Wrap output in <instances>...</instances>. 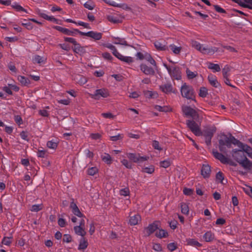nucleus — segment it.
<instances>
[{
  "instance_id": "nucleus-9",
  "label": "nucleus",
  "mask_w": 252,
  "mask_h": 252,
  "mask_svg": "<svg viewBox=\"0 0 252 252\" xmlns=\"http://www.w3.org/2000/svg\"><path fill=\"white\" fill-rule=\"evenodd\" d=\"M213 154L216 159L219 160L223 164H229L233 166L237 165V164L234 161H230L227 158L217 151H213Z\"/></svg>"
},
{
  "instance_id": "nucleus-21",
  "label": "nucleus",
  "mask_w": 252,
  "mask_h": 252,
  "mask_svg": "<svg viewBox=\"0 0 252 252\" xmlns=\"http://www.w3.org/2000/svg\"><path fill=\"white\" fill-rule=\"evenodd\" d=\"M88 246L87 240L85 237H81L79 241L78 249L80 251L85 250Z\"/></svg>"
},
{
  "instance_id": "nucleus-17",
  "label": "nucleus",
  "mask_w": 252,
  "mask_h": 252,
  "mask_svg": "<svg viewBox=\"0 0 252 252\" xmlns=\"http://www.w3.org/2000/svg\"><path fill=\"white\" fill-rule=\"evenodd\" d=\"M211 166L208 164H203L201 170V175L204 178H208L210 176Z\"/></svg>"
},
{
  "instance_id": "nucleus-18",
  "label": "nucleus",
  "mask_w": 252,
  "mask_h": 252,
  "mask_svg": "<svg viewBox=\"0 0 252 252\" xmlns=\"http://www.w3.org/2000/svg\"><path fill=\"white\" fill-rule=\"evenodd\" d=\"M218 51V48L216 47L203 46L202 50V53L207 54H214Z\"/></svg>"
},
{
  "instance_id": "nucleus-27",
  "label": "nucleus",
  "mask_w": 252,
  "mask_h": 252,
  "mask_svg": "<svg viewBox=\"0 0 252 252\" xmlns=\"http://www.w3.org/2000/svg\"><path fill=\"white\" fill-rule=\"evenodd\" d=\"M233 144L235 145L238 146L240 149L242 147L244 144L241 142L236 139L233 136H232L231 134H230V147H231V144Z\"/></svg>"
},
{
  "instance_id": "nucleus-44",
  "label": "nucleus",
  "mask_w": 252,
  "mask_h": 252,
  "mask_svg": "<svg viewBox=\"0 0 252 252\" xmlns=\"http://www.w3.org/2000/svg\"><path fill=\"white\" fill-rule=\"evenodd\" d=\"M107 19L109 22L114 24L121 23V21L119 18L112 15L107 16Z\"/></svg>"
},
{
  "instance_id": "nucleus-64",
  "label": "nucleus",
  "mask_w": 252,
  "mask_h": 252,
  "mask_svg": "<svg viewBox=\"0 0 252 252\" xmlns=\"http://www.w3.org/2000/svg\"><path fill=\"white\" fill-rule=\"evenodd\" d=\"M183 193L186 195H191L193 193V190L191 189L185 188L183 189Z\"/></svg>"
},
{
  "instance_id": "nucleus-24",
  "label": "nucleus",
  "mask_w": 252,
  "mask_h": 252,
  "mask_svg": "<svg viewBox=\"0 0 252 252\" xmlns=\"http://www.w3.org/2000/svg\"><path fill=\"white\" fill-rule=\"evenodd\" d=\"M74 230L77 235L81 236L82 237H84V236L86 234L85 228L80 226L77 225L74 226Z\"/></svg>"
},
{
  "instance_id": "nucleus-38",
  "label": "nucleus",
  "mask_w": 252,
  "mask_h": 252,
  "mask_svg": "<svg viewBox=\"0 0 252 252\" xmlns=\"http://www.w3.org/2000/svg\"><path fill=\"white\" fill-rule=\"evenodd\" d=\"M19 81L24 86H27L30 83L29 79L24 76H19L18 77Z\"/></svg>"
},
{
  "instance_id": "nucleus-25",
  "label": "nucleus",
  "mask_w": 252,
  "mask_h": 252,
  "mask_svg": "<svg viewBox=\"0 0 252 252\" xmlns=\"http://www.w3.org/2000/svg\"><path fill=\"white\" fill-rule=\"evenodd\" d=\"M141 220V217L139 215L136 214L133 216L130 217L129 220V223L131 225H136L138 221Z\"/></svg>"
},
{
  "instance_id": "nucleus-46",
  "label": "nucleus",
  "mask_w": 252,
  "mask_h": 252,
  "mask_svg": "<svg viewBox=\"0 0 252 252\" xmlns=\"http://www.w3.org/2000/svg\"><path fill=\"white\" fill-rule=\"evenodd\" d=\"M233 2L237 3L239 5L248 8L249 9H252V6L249 5V4H245L244 2L242 1V0H232Z\"/></svg>"
},
{
  "instance_id": "nucleus-12",
  "label": "nucleus",
  "mask_w": 252,
  "mask_h": 252,
  "mask_svg": "<svg viewBox=\"0 0 252 252\" xmlns=\"http://www.w3.org/2000/svg\"><path fill=\"white\" fill-rule=\"evenodd\" d=\"M149 66L145 63H142L140 65V68L141 71L145 75L153 76L155 74V69L157 67L155 68L154 66Z\"/></svg>"
},
{
  "instance_id": "nucleus-23",
  "label": "nucleus",
  "mask_w": 252,
  "mask_h": 252,
  "mask_svg": "<svg viewBox=\"0 0 252 252\" xmlns=\"http://www.w3.org/2000/svg\"><path fill=\"white\" fill-rule=\"evenodd\" d=\"M203 238L207 242H212L215 239V235L210 231H207L203 235Z\"/></svg>"
},
{
  "instance_id": "nucleus-41",
  "label": "nucleus",
  "mask_w": 252,
  "mask_h": 252,
  "mask_svg": "<svg viewBox=\"0 0 252 252\" xmlns=\"http://www.w3.org/2000/svg\"><path fill=\"white\" fill-rule=\"evenodd\" d=\"M105 46L108 49H110L112 51L113 54L116 57L118 56V55L120 53L116 48V47L111 44H107L105 45Z\"/></svg>"
},
{
  "instance_id": "nucleus-55",
  "label": "nucleus",
  "mask_w": 252,
  "mask_h": 252,
  "mask_svg": "<svg viewBox=\"0 0 252 252\" xmlns=\"http://www.w3.org/2000/svg\"><path fill=\"white\" fill-rule=\"evenodd\" d=\"M192 46L194 47L196 49L202 52V48L203 45L201 44L200 43L197 41H194L192 42Z\"/></svg>"
},
{
  "instance_id": "nucleus-50",
  "label": "nucleus",
  "mask_w": 252,
  "mask_h": 252,
  "mask_svg": "<svg viewBox=\"0 0 252 252\" xmlns=\"http://www.w3.org/2000/svg\"><path fill=\"white\" fill-rule=\"evenodd\" d=\"M230 71V68L228 65L224 66V68L222 70V73L223 78L229 77V72Z\"/></svg>"
},
{
  "instance_id": "nucleus-43",
  "label": "nucleus",
  "mask_w": 252,
  "mask_h": 252,
  "mask_svg": "<svg viewBox=\"0 0 252 252\" xmlns=\"http://www.w3.org/2000/svg\"><path fill=\"white\" fill-rule=\"evenodd\" d=\"M186 73L187 77L189 79H192L195 78L197 75V72L196 71H191L189 68L186 69Z\"/></svg>"
},
{
  "instance_id": "nucleus-7",
  "label": "nucleus",
  "mask_w": 252,
  "mask_h": 252,
  "mask_svg": "<svg viewBox=\"0 0 252 252\" xmlns=\"http://www.w3.org/2000/svg\"><path fill=\"white\" fill-rule=\"evenodd\" d=\"M226 146L227 148H230V137H228L226 135H223L221 138L219 140V148L220 152L226 153Z\"/></svg>"
},
{
  "instance_id": "nucleus-52",
  "label": "nucleus",
  "mask_w": 252,
  "mask_h": 252,
  "mask_svg": "<svg viewBox=\"0 0 252 252\" xmlns=\"http://www.w3.org/2000/svg\"><path fill=\"white\" fill-rule=\"evenodd\" d=\"M47 146L50 149H55L58 146V143L53 140L49 141L47 143Z\"/></svg>"
},
{
  "instance_id": "nucleus-59",
  "label": "nucleus",
  "mask_w": 252,
  "mask_h": 252,
  "mask_svg": "<svg viewBox=\"0 0 252 252\" xmlns=\"http://www.w3.org/2000/svg\"><path fill=\"white\" fill-rule=\"evenodd\" d=\"M77 79L78 83L82 85L85 84L87 81L86 78L81 75H78Z\"/></svg>"
},
{
  "instance_id": "nucleus-62",
  "label": "nucleus",
  "mask_w": 252,
  "mask_h": 252,
  "mask_svg": "<svg viewBox=\"0 0 252 252\" xmlns=\"http://www.w3.org/2000/svg\"><path fill=\"white\" fill-rule=\"evenodd\" d=\"M123 165L126 166V168L131 169L132 168L131 163L129 162L127 159H124L121 161Z\"/></svg>"
},
{
  "instance_id": "nucleus-26",
  "label": "nucleus",
  "mask_w": 252,
  "mask_h": 252,
  "mask_svg": "<svg viewBox=\"0 0 252 252\" xmlns=\"http://www.w3.org/2000/svg\"><path fill=\"white\" fill-rule=\"evenodd\" d=\"M155 47L159 51H166L168 50V47L163 43L156 41L154 43Z\"/></svg>"
},
{
  "instance_id": "nucleus-4",
  "label": "nucleus",
  "mask_w": 252,
  "mask_h": 252,
  "mask_svg": "<svg viewBox=\"0 0 252 252\" xmlns=\"http://www.w3.org/2000/svg\"><path fill=\"white\" fill-rule=\"evenodd\" d=\"M186 124L191 131L196 136H201L202 132L200 129V126L195 122V120H188Z\"/></svg>"
},
{
  "instance_id": "nucleus-15",
  "label": "nucleus",
  "mask_w": 252,
  "mask_h": 252,
  "mask_svg": "<svg viewBox=\"0 0 252 252\" xmlns=\"http://www.w3.org/2000/svg\"><path fill=\"white\" fill-rule=\"evenodd\" d=\"M70 205V208L72 209V212L75 216L85 218V216L80 212L77 205L74 202L73 199Z\"/></svg>"
},
{
  "instance_id": "nucleus-36",
  "label": "nucleus",
  "mask_w": 252,
  "mask_h": 252,
  "mask_svg": "<svg viewBox=\"0 0 252 252\" xmlns=\"http://www.w3.org/2000/svg\"><path fill=\"white\" fill-rule=\"evenodd\" d=\"M216 179L217 181L221 184L224 185L227 183V181H226L225 183L224 182V175L221 171H219L216 174Z\"/></svg>"
},
{
  "instance_id": "nucleus-10",
  "label": "nucleus",
  "mask_w": 252,
  "mask_h": 252,
  "mask_svg": "<svg viewBox=\"0 0 252 252\" xmlns=\"http://www.w3.org/2000/svg\"><path fill=\"white\" fill-rule=\"evenodd\" d=\"M90 95L92 98L98 100L101 97L103 98L108 97L109 95V92L107 89L102 88L96 90L94 92V94H91Z\"/></svg>"
},
{
  "instance_id": "nucleus-60",
  "label": "nucleus",
  "mask_w": 252,
  "mask_h": 252,
  "mask_svg": "<svg viewBox=\"0 0 252 252\" xmlns=\"http://www.w3.org/2000/svg\"><path fill=\"white\" fill-rule=\"evenodd\" d=\"M120 195L125 196L128 195L129 194V190L128 188H126L121 189L120 191Z\"/></svg>"
},
{
  "instance_id": "nucleus-45",
  "label": "nucleus",
  "mask_w": 252,
  "mask_h": 252,
  "mask_svg": "<svg viewBox=\"0 0 252 252\" xmlns=\"http://www.w3.org/2000/svg\"><path fill=\"white\" fill-rule=\"evenodd\" d=\"M32 61L33 63L40 64L44 62L43 58L37 55H36L33 57Z\"/></svg>"
},
{
  "instance_id": "nucleus-6",
  "label": "nucleus",
  "mask_w": 252,
  "mask_h": 252,
  "mask_svg": "<svg viewBox=\"0 0 252 252\" xmlns=\"http://www.w3.org/2000/svg\"><path fill=\"white\" fill-rule=\"evenodd\" d=\"M137 60H146L149 63H150L155 68L157 67V63L155 60L152 57L151 55L147 52H137L135 55Z\"/></svg>"
},
{
  "instance_id": "nucleus-61",
  "label": "nucleus",
  "mask_w": 252,
  "mask_h": 252,
  "mask_svg": "<svg viewBox=\"0 0 252 252\" xmlns=\"http://www.w3.org/2000/svg\"><path fill=\"white\" fill-rule=\"evenodd\" d=\"M37 156L40 158H45L47 156V152L46 150H38L37 152Z\"/></svg>"
},
{
  "instance_id": "nucleus-53",
  "label": "nucleus",
  "mask_w": 252,
  "mask_h": 252,
  "mask_svg": "<svg viewBox=\"0 0 252 252\" xmlns=\"http://www.w3.org/2000/svg\"><path fill=\"white\" fill-rule=\"evenodd\" d=\"M208 94L207 89L205 87H201L199 91V95L202 97H205Z\"/></svg>"
},
{
  "instance_id": "nucleus-32",
  "label": "nucleus",
  "mask_w": 252,
  "mask_h": 252,
  "mask_svg": "<svg viewBox=\"0 0 252 252\" xmlns=\"http://www.w3.org/2000/svg\"><path fill=\"white\" fill-rule=\"evenodd\" d=\"M155 235L157 237L159 238H166L168 236V232L162 229H159L158 231H156Z\"/></svg>"
},
{
  "instance_id": "nucleus-48",
  "label": "nucleus",
  "mask_w": 252,
  "mask_h": 252,
  "mask_svg": "<svg viewBox=\"0 0 252 252\" xmlns=\"http://www.w3.org/2000/svg\"><path fill=\"white\" fill-rule=\"evenodd\" d=\"M155 171V167L153 165H150L149 167L143 168L142 171L148 174H152Z\"/></svg>"
},
{
  "instance_id": "nucleus-51",
  "label": "nucleus",
  "mask_w": 252,
  "mask_h": 252,
  "mask_svg": "<svg viewBox=\"0 0 252 252\" xmlns=\"http://www.w3.org/2000/svg\"><path fill=\"white\" fill-rule=\"evenodd\" d=\"M171 165V162L169 159H166L163 161H161L159 162V165L160 167L166 168Z\"/></svg>"
},
{
  "instance_id": "nucleus-47",
  "label": "nucleus",
  "mask_w": 252,
  "mask_h": 252,
  "mask_svg": "<svg viewBox=\"0 0 252 252\" xmlns=\"http://www.w3.org/2000/svg\"><path fill=\"white\" fill-rule=\"evenodd\" d=\"M110 5H111L113 6H115V7H121V8H122L123 9H126V10H130V7H129L127 5V4H126V3L116 4L115 2H113V3H110Z\"/></svg>"
},
{
  "instance_id": "nucleus-34",
  "label": "nucleus",
  "mask_w": 252,
  "mask_h": 252,
  "mask_svg": "<svg viewBox=\"0 0 252 252\" xmlns=\"http://www.w3.org/2000/svg\"><path fill=\"white\" fill-rule=\"evenodd\" d=\"M113 38L116 40L113 42L115 44H120L125 46L128 45L127 41L124 38H120L118 37H114Z\"/></svg>"
},
{
  "instance_id": "nucleus-16",
  "label": "nucleus",
  "mask_w": 252,
  "mask_h": 252,
  "mask_svg": "<svg viewBox=\"0 0 252 252\" xmlns=\"http://www.w3.org/2000/svg\"><path fill=\"white\" fill-rule=\"evenodd\" d=\"M158 229V225L157 222H154L150 224L145 230L148 236H150Z\"/></svg>"
},
{
  "instance_id": "nucleus-35",
  "label": "nucleus",
  "mask_w": 252,
  "mask_h": 252,
  "mask_svg": "<svg viewBox=\"0 0 252 252\" xmlns=\"http://www.w3.org/2000/svg\"><path fill=\"white\" fill-rule=\"evenodd\" d=\"M102 160L107 164H111L112 163V158L110 155L107 153H104V155H101Z\"/></svg>"
},
{
  "instance_id": "nucleus-19",
  "label": "nucleus",
  "mask_w": 252,
  "mask_h": 252,
  "mask_svg": "<svg viewBox=\"0 0 252 252\" xmlns=\"http://www.w3.org/2000/svg\"><path fill=\"white\" fill-rule=\"evenodd\" d=\"M73 51L76 54L82 55L86 53L85 47L81 46V45L77 43L73 48Z\"/></svg>"
},
{
  "instance_id": "nucleus-14",
  "label": "nucleus",
  "mask_w": 252,
  "mask_h": 252,
  "mask_svg": "<svg viewBox=\"0 0 252 252\" xmlns=\"http://www.w3.org/2000/svg\"><path fill=\"white\" fill-rule=\"evenodd\" d=\"M54 29L56 30L66 34L67 35H71L75 36L76 35V32H75V29H73V31H70L66 28H64L60 26H54Z\"/></svg>"
},
{
  "instance_id": "nucleus-22",
  "label": "nucleus",
  "mask_w": 252,
  "mask_h": 252,
  "mask_svg": "<svg viewBox=\"0 0 252 252\" xmlns=\"http://www.w3.org/2000/svg\"><path fill=\"white\" fill-rule=\"evenodd\" d=\"M116 58L119 59L121 61L126 63L128 64H130V63H133L134 61L132 57L124 56L121 55L120 53L118 55V56H117Z\"/></svg>"
},
{
  "instance_id": "nucleus-49",
  "label": "nucleus",
  "mask_w": 252,
  "mask_h": 252,
  "mask_svg": "<svg viewBox=\"0 0 252 252\" xmlns=\"http://www.w3.org/2000/svg\"><path fill=\"white\" fill-rule=\"evenodd\" d=\"M42 204H34L32 205L31 209H30L32 212H37L42 209Z\"/></svg>"
},
{
  "instance_id": "nucleus-63",
  "label": "nucleus",
  "mask_w": 252,
  "mask_h": 252,
  "mask_svg": "<svg viewBox=\"0 0 252 252\" xmlns=\"http://www.w3.org/2000/svg\"><path fill=\"white\" fill-rule=\"evenodd\" d=\"M64 40L66 42L72 43L74 46L76 45L77 43V42L76 41L75 39L72 37H64Z\"/></svg>"
},
{
  "instance_id": "nucleus-1",
  "label": "nucleus",
  "mask_w": 252,
  "mask_h": 252,
  "mask_svg": "<svg viewBox=\"0 0 252 252\" xmlns=\"http://www.w3.org/2000/svg\"><path fill=\"white\" fill-rule=\"evenodd\" d=\"M232 157L245 169L252 173V162L247 158L243 150H232Z\"/></svg>"
},
{
  "instance_id": "nucleus-56",
  "label": "nucleus",
  "mask_w": 252,
  "mask_h": 252,
  "mask_svg": "<svg viewBox=\"0 0 252 252\" xmlns=\"http://www.w3.org/2000/svg\"><path fill=\"white\" fill-rule=\"evenodd\" d=\"M12 7L18 11H24V12L27 13L26 9H25L23 7H22L20 5H19L17 3H15L13 4V5H12Z\"/></svg>"
},
{
  "instance_id": "nucleus-2",
  "label": "nucleus",
  "mask_w": 252,
  "mask_h": 252,
  "mask_svg": "<svg viewBox=\"0 0 252 252\" xmlns=\"http://www.w3.org/2000/svg\"><path fill=\"white\" fill-rule=\"evenodd\" d=\"M180 92L182 97L195 100V93L192 86L184 83L181 87Z\"/></svg>"
},
{
  "instance_id": "nucleus-13",
  "label": "nucleus",
  "mask_w": 252,
  "mask_h": 252,
  "mask_svg": "<svg viewBox=\"0 0 252 252\" xmlns=\"http://www.w3.org/2000/svg\"><path fill=\"white\" fill-rule=\"evenodd\" d=\"M160 89L163 92L167 94L171 93L173 94L177 93V90L174 89L170 83H166L160 86Z\"/></svg>"
},
{
  "instance_id": "nucleus-37",
  "label": "nucleus",
  "mask_w": 252,
  "mask_h": 252,
  "mask_svg": "<svg viewBox=\"0 0 252 252\" xmlns=\"http://www.w3.org/2000/svg\"><path fill=\"white\" fill-rule=\"evenodd\" d=\"M208 67L209 69L213 70L214 72H219L220 70V68L218 64H215L212 63H208Z\"/></svg>"
},
{
  "instance_id": "nucleus-42",
  "label": "nucleus",
  "mask_w": 252,
  "mask_h": 252,
  "mask_svg": "<svg viewBox=\"0 0 252 252\" xmlns=\"http://www.w3.org/2000/svg\"><path fill=\"white\" fill-rule=\"evenodd\" d=\"M155 109L160 112H167L171 110V108L167 106H161L159 105H156L155 106Z\"/></svg>"
},
{
  "instance_id": "nucleus-5",
  "label": "nucleus",
  "mask_w": 252,
  "mask_h": 252,
  "mask_svg": "<svg viewBox=\"0 0 252 252\" xmlns=\"http://www.w3.org/2000/svg\"><path fill=\"white\" fill-rule=\"evenodd\" d=\"M164 65L168 70L171 78L176 80L181 79V72L179 66H169L165 64Z\"/></svg>"
},
{
  "instance_id": "nucleus-3",
  "label": "nucleus",
  "mask_w": 252,
  "mask_h": 252,
  "mask_svg": "<svg viewBox=\"0 0 252 252\" xmlns=\"http://www.w3.org/2000/svg\"><path fill=\"white\" fill-rule=\"evenodd\" d=\"M216 131V127L215 126H210L205 127L202 131L203 135L204 137L205 143L207 145H211V139Z\"/></svg>"
},
{
  "instance_id": "nucleus-58",
  "label": "nucleus",
  "mask_w": 252,
  "mask_h": 252,
  "mask_svg": "<svg viewBox=\"0 0 252 252\" xmlns=\"http://www.w3.org/2000/svg\"><path fill=\"white\" fill-rule=\"evenodd\" d=\"M84 6L89 10H93L94 8V5L91 1H87L84 3Z\"/></svg>"
},
{
  "instance_id": "nucleus-28",
  "label": "nucleus",
  "mask_w": 252,
  "mask_h": 252,
  "mask_svg": "<svg viewBox=\"0 0 252 252\" xmlns=\"http://www.w3.org/2000/svg\"><path fill=\"white\" fill-rule=\"evenodd\" d=\"M187 245L195 247H200L202 246V244L199 243L197 241L194 239L189 238L186 240Z\"/></svg>"
},
{
  "instance_id": "nucleus-31",
  "label": "nucleus",
  "mask_w": 252,
  "mask_h": 252,
  "mask_svg": "<svg viewBox=\"0 0 252 252\" xmlns=\"http://www.w3.org/2000/svg\"><path fill=\"white\" fill-rule=\"evenodd\" d=\"M180 206L182 214L188 215L189 213V207L187 203L182 202L180 204Z\"/></svg>"
},
{
  "instance_id": "nucleus-8",
  "label": "nucleus",
  "mask_w": 252,
  "mask_h": 252,
  "mask_svg": "<svg viewBox=\"0 0 252 252\" xmlns=\"http://www.w3.org/2000/svg\"><path fill=\"white\" fill-rule=\"evenodd\" d=\"M182 111L186 117H190L195 121L199 118V115L197 111L190 106H183Z\"/></svg>"
},
{
  "instance_id": "nucleus-40",
  "label": "nucleus",
  "mask_w": 252,
  "mask_h": 252,
  "mask_svg": "<svg viewBox=\"0 0 252 252\" xmlns=\"http://www.w3.org/2000/svg\"><path fill=\"white\" fill-rule=\"evenodd\" d=\"M24 22H22L21 25L26 27V28L28 30H32L33 27L32 24L30 22V21L29 20L24 19Z\"/></svg>"
},
{
  "instance_id": "nucleus-20",
  "label": "nucleus",
  "mask_w": 252,
  "mask_h": 252,
  "mask_svg": "<svg viewBox=\"0 0 252 252\" xmlns=\"http://www.w3.org/2000/svg\"><path fill=\"white\" fill-rule=\"evenodd\" d=\"M208 80L210 84L214 87L218 88L220 86V83L215 75L211 74H209L208 76Z\"/></svg>"
},
{
  "instance_id": "nucleus-33",
  "label": "nucleus",
  "mask_w": 252,
  "mask_h": 252,
  "mask_svg": "<svg viewBox=\"0 0 252 252\" xmlns=\"http://www.w3.org/2000/svg\"><path fill=\"white\" fill-rule=\"evenodd\" d=\"M241 149L243 150L244 153H246L250 158H252V148L246 144H244Z\"/></svg>"
},
{
  "instance_id": "nucleus-11",
  "label": "nucleus",
  "mask_w": 252,
  "mask_h": 252,
  "mask_svg": "<svg viewBox=\"0 0 252 252\" xmlns=\"http://www.w3.org/2000/svg\"><path fill=\"white\" fill-rule=\"evenodd\" d=\"M127 157L130 160L136 163L142 162L148 160L149 158L148 157L140 156L139 154L134 153L127 154Z\"/></svg>"
},
{
  "instance_id": "nucleus-57",
  "label": "nucleus",
  "mask_w": 252,
  "mask_h": 252,
  "mask_svg": "<svg viewBox=\"0 0 252 252\" xmlns=\"http://www.w3.org/2000/svg\"><path fill=\"white\" fill-rule=\"evenodd\" d=\"M12 238V237H4L1 241V243L6 246H9L11 243L10 239Z\"/></svg>"
},
{
  "instance_id": "nucleus-39",
  "label": "nucleus",
  "mask_w": 252,
  "mask_h": 252,
  "mask_svg": "<svg viewBox=\"0 0 252 252\" xmlns=\"http://www.w3.org/2000/svg\"><path fill=\"white\" fill-rule=\"evenodd\" d=\"M169 47L174 54L176 55L179 54L182 50L181 47H177L174 44H171L169 45Z\"/></svg>"
},
{
  "instance_id": "nucleus-30",
  "label": "nucleus",
  "mask_w": 252,
  "mask_h": 252,
  "mask_svg": "<svg viewBox=\"0 0 252 252\" xmlns=\"http://www.w3.org/2000/svg\"><path fill=\"white\" fill-rule=\"evenodd\" d=\"M102 34L101 32H97L94 31H90L89 36L95 40H100L102 38Z\"/></svg>"
},
{
  "instance_id": "nucleus-54",
  "label": "nucleus",
  "mask_w": 252,
  "mask_h": 252,
  "mask_svg": "<svg viewBox=\"0 0 252 252\" xmlns=\"http://www.w3.org/2000/svg\"><path fill=\"white\" fill-rule=\"evenodd\" d=\"M98 172V169L96 167L90 168L87 170V173L91 176H94Z\"/></svg>"
},
{
  "instance_id": "nucleus-29",
  "label": "nucleus",
  "mask_w": 252,
  "mask_h": 252,
  "mask_svg": "<svg viewBox=\"0 0 252 252\" xmlns=\"http://www.w3.org/2000/svg\"><path fill=\"white\" fill-rule=\"evenodd\" d=\"M39 15L41 17H42V18H43L46 20H48V21H51V22H54V23H55L57 24L58 23V19L55 18L53 16H50L44 13H40Z\"/></svg>"
}]
</instances>
